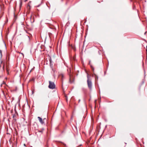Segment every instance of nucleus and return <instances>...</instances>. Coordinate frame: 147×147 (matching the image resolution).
Returning a JSON list of instances; mask_svg holds the SVG:
<instances>
[{
    "mask_svg": "<svg viewBox=\"0 0 147 147\" xmlns=\"http://www.w3.org/2000/svg\"><path fill=\"white\" fill-rule=\"evenodd\" d=\"M38 118L39 121V122L40 123L42 124H43L44 123V122L42 120V119L40 117H38Z\"/></svg>",
    "mask_w": 147,
    "mask_h": 147,
    "instance_id": "nucleus-6",
    "label": "nucleus"
},
{
    "mask_svg": "<svg viewBox=\"0 0 147 147\" xmlns=\"http://www.w3.org/2000/svg\"><path fill=\"white\" fill-rule=\"evenodd\" d=\"M49 88L51 89H54L55 88V85L54 82L51 81H49Z\"/></svg>",
    "mask_w": 147,
    "mask_h": 147,
    "instance_id": "nucleus-2",
    "label": "nucleus"
},
{
    "mask_svg": "<svg viewBox=\"0 0 147 147\" xmlns=\"http://www.w3.org/2000/svg\"><path fill=\"white\" fill-rule=\"evenodd\" d=\"M51 59L50 57H48V59H45V63L44 64H51L52 63Z\"/></svg>",
    "mask_w": 147,
    "mask_h": 147,
    "instance_id": "nucleus-3",
    "label": "nucleus"
},
{
    "mask_svg": "<svg viewBox=\"0 0 147 147\" xmlns=\"http://www.w3.org/2000/svg\"><path fill=\"white\" fill-rule=\"evenodd\" d=\"M1 64H5V62H3V61H1Z\"/></svg>",
    "mask_w": 147,
    "mask_h": 147,
    "instance_id": "nucleus-10",
    "label": "nucleus"
},
{
    "mask_svg": "<svg viewBox=\"0 0 147 147\" xmlns=\"http://www.w3.org/2000/svg\"><path fill=\"white\" fill-rule=\"evenodd\" d=\"M61 77L62 78H63V74H61Z\"/></svg>",
    "mask_w": 147,
    "mask_h": 147,
    "instance_id": "nucleus-8",
    "label": "nucleus"
},
{
    "mask_svg": "<svg viewBox=\"0 0 147 147\" xmlns=\"http://www.w3.org/2000/svg\"><path fill=\"white\" fill-rule=\"evenodd\" d=\"M0 53L1 55V57H2V51L1 50H0Z\"/></svg>",
    "mask_w": 147,
    "mask_h": 147,
    "instance_id": "nucleus-9",
    "label": "nucleus"
},
{
    "mask_svg": "<svg viewBox=\"0 0 147 147\" xmlns=\"http://www.w3.org/2000/svg\"><path fill=\"white\" fill-rule=\"evenodd\" d=\"M91 67L92 68V65L91 66Z\"/></svg>",
    "mask_w": 147,
    "mask_h": 147,
    "instance_id": "nucleus-15",
    "label": "nucleus"
},
{
    "mask_svg": "<svg viewBox=\"0 0 147 147\" xmlns=\"http://www.w3.org/2000/svg\"><path fill=\"white\" fill-rule=\"evenodd\" d=\"M74 78L72 76L69 74V82L70 84H72L74 82Z\"/></svg>",
    "mask_w": 147,
    "mask_h": 147,
    "instance_id": "nucleus-4",
    "label": "nucleus"
},
{
    "mask_svg": "<svg viewBox=\"0 0 147 147\" xmlns=\"http://www.w3.org/2000/svg\"><path fill=\"white\" fill-rule=\"evenodd\" d=\"M27 9L28 10H30L31 8V7L30 5V4L28 3L27 4Z\"/></svg>",
    "mask_w": 147,
    "mask_h": 147,
    "instance_id": "nucleus-7",
    "label": "nucleus"
},
{
    "mask_svg": "<svg viewBox=\"0 0 147 147\" xmlns=\"http://www.w3.org/2000/svg\"><path fill=\"white\" fill-rule=\"evenodd\" d=\"M28 37L29 38V36H28Z\"/></svg>",
    "mask_w": 147,
    "mask_h": 147,
    "instance_id": "nucleus-21",
    "label": "nucleus"
},
{
    "mask_svg": "<svg viewBox=\"0 0 147 147\" xmlns=\"http://www.w3.org/2000/svg\"><path fill=\"white\" fill-rule=\"evenodd\" d=\"M81 146H82V145H79L78 146L80 147Z\"/></svg>",
    "mask_w": 147,
    "mask_h": 147,
    "instance_id": "nucleus-13",
    "label": "nucleus"
},
{
    "mask_svg": "<svg viewBox=\"0 0 147 147\" xmlns=\"http://www.w3.org/2000/svg\"><path fill=\"white\" fill-rule=\"evenodd\" d=\"M45 119H45V118H44V119H43V120H45Z\"/></svg>",
    "mask_w": 147,
    "mask_h": 147,
    "instance_id": "nucleus-16",
    "label": "nucleus"
},
{
    "mask_svg": "<svg viewBox=\"0 0 147 147\" xmlns=\"http://www.w3.org/2000/svg\"><path fill=\"white\" fill-rule=\"evenodd\" d=\"M5 67V68L6 69V70L7 74H8L9 71V67L8 66H7V65H5H5H3V69L4 70V68Z\"/></svg>",
    "mask_w": 147,
    "mask_h": 147,
    "instance_id": "nucleus-5",
    "label": "nucleus"
},
{
    "mask_svg": "<svg viewBox=\"0 0 147 147\" xmlns=\"http://www.w3.org/2000/svg\"><path fill=\"white\" fill-rule=\"evenodd\" d=\"M146 52H147V46H146Z\"/></svg>",
    "mask_w": 147,
    "mask_h": 147,
    "instance_id": "nucleus-12",
    "label": "nucleus"
},
{
    "mask_svg": "<svg viewBox=\"0 0 147 147\" xmlns=\"http://www.w3.org/2000/svg\"><path fill=\"white\" fill-rule=\"evenodd\" d=\"M24 146H26V144H24Z\"/></svg>",
    "mask_w": 147,
    "mask_h": 147,
    "instance_id": "nucleus-14",
    "label": "nucleus"
},
{
    "mask_svg": "<svg viewBox=\"0 0 147 147\" xmlns=\"http://www.w3.org/2000/svg\"><path fill=\"white\" fill-rule=\"evenodd\" d=\"M94 70V69L93 68V70Z\"/></svg>",
    "mask_w": 147,
    "mask_h": 147,
    "instance_id": "nucleus-19",
    "label": "nucleus"
},
{
    "mask_svg": "<svg viewBox=\"0 0 147 147\" xmlns=\"http://www.w3.org/2000/svg\"><path fill=\"white\" fill-rule=\"evenodd\" d=\"M68 70H69V69H67V71H68Z\"/></svg>",
    "mask_w": 147,
    "mask_h": 147,
    "instance_id": "nucleus-20",
    "label": "nucleus"
},
{
    "mask_svg": "<svg viewBox=\"0 0 147 147\" xmlns=\"http://www.w3.org/2000/svg\"><path fill=\"white\" fill-rule=\"evenodd\" d=\"M87 78L88 80H87L88 86V88L90 89H91L92 88V83L91 80L89 79V76L88 74L87 73Z\"/></svg>",
    "mask_w": 147,
    "mask_h": 147,
    "instance_id": "nucleus-1",
    "label": "nucleus"
},
{
    "mask_svg": "<svg viewBox=\"0 0 147 147\" xmlns=\"http://www.w3.org/2000/svg\"><path fill=\"white\" fill-rule=\"evenodd\" d=\"M70 70V72L71 71V69H70V70Z\"/></svg>",
    "mask_w": 147,
    "mask_h": 147,
    "instance_id": "nucleus-18",
    "label": "nucleus"
},
{
    "mask_svg": "<svg viewBox=\"0 0 147 147\" xmlns=\"http://www.w3.org/2000/svg\"><path fill=\"white\" fill-rule=\"evenodd\" d=\"M80 100H79V102H80Z\"/></svg>",
    "mask_w": 147,
    "mask_h": 147,
    "instance_id": "nucleus-17",
    "label": "nucleus"
},
{
    "mask_svg": "<svg viewBox=\"0 0 147 147\" xmlns=\"http://www.w3.org/2000/svg\"><path fill=\"white\" fill-rule=\"evenodd\" d=\"M34 80V78H32V79L31 80H32V81L33 80H33Z\"/></svg>",
    "mask_w": 147,
    "mask_h": 147,
    "instance_id": "nucleus-11",
    "label": "nucleus"
}]
</instances>
